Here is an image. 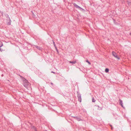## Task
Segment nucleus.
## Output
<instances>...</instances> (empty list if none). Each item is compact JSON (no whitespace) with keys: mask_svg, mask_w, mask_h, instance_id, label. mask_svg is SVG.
Here are the masks:
<instances>
[{"mask_svg":"<svg viewBox=\"0 0 131 131\" xmlns=\"http://www.w3.org/2000/svg\"><path fill=\"white\" fill-rule=\"evenodd\" d=\"M119 103L122 107H123L122 101L121 100H119Z\"/></svg>","mask_w":131,"mask_h":131,"instance_id":"obj_5","label":"nucleus"},{"mask_svg":"<svg viewBox=\"0 0 131 131\" xmlns=\"http://www.w3.org/2000/svg\"><path fill=\"white\" fill-rule=\"evenodd\" d=\"M92 101L93 102H94L95 101V100H94V98H93L92 99Z\"/></svg>","mask_w":131,"mask_h":131,"instance_id":"obj_9","label":"nucleus"},{"mask_svg":"<svg viewBox=\"0 0 131 131\" xmlns=\"http://www.w3.org/2000/svg\"><path fill=\"white\" fill-rule=\"evenodd\" d=\"M112 55H113V56L114 57L115 56H116L117 55L116 53L114 51H113L112 52Z\"/></svg>","mask_w":131,"mask_h":131,"instance_id":"obj_4","label":"nucleus"},{"mask_svg":"<svg viewBox=\"0 0 131 131\" xmlns=\"http://www.w3.org/2000/svg\"><path fill=\"white\" fill-rule=\"evenodd\" d=\"M32 127V128L34 129V130H36V128L34 126H33Z\"/></svg>","mask_w":131,"mask_h":131,"instance_id":"obj_8","label":"nucleus"},{"mask_svg":"<svg viewBox=\"0 0 131 131\" xmlns=\"http://www.w3.org/2000/svg\"><path fill=\"white\" fill-rule=\"evenodd\" d=\"M53 44H54V46L56 48V45L55 44V43L54 42H53Z\"/></svg>","mask_w":131,"mask_h":131,"instance_id":"obj_11","label":"nucleus"},{"mask_svg":"<svg viewBox=\"0 0 131 131\" xmlns=\"http://www.w3.org/2000/svg\"><path fill=\"white\" fill-rule=\"evenodd\" d=\"M86 62H88L89 64H91V63L88 60H86Z\"/></svg>","mask_w":131,"mask_h":131,"instance_id":"obj_10","label":"nucleus"},{"mask_svg":"<svg viewBox=\"0 0 131 131\" xmlns=\"http://www.w3.org/2000/svg\"><path fill=\"white\" fill-rule=\"evenodd\" d=\"M109 69L108 68H106L105 69V72H108L109 71Z\"/></svg>","mask_w":131,"mask_h":131,"instance_id":"obj_7","label":"nucleus"},{"mask_svg":"<svg viewBox=\"0 0 131 131\" xmlns=\"http://www.w3.org/2000/svg\"><path fill=\"white\" fill-rule=\"evenodd\" d=\"M24 85V86L27 89H28L30 86V84L28 81L25 79L23 80Z\"/></svg>","mask_w":131,"mask_h":131,"instance_id":"obj_1","label":"nucleus"},{"mask_svg":"<svg viewBox=\"0 0 131 131\" xmlns=\"http://www.w3.org/2000/svg\"><path fill=\"white\" fill-rule=\"evenodd\" d=\"M114 57H115L118 59L119 60L120 59V58L117 55L115 56Z\"/></svg>","mask_w":131,"mask_h":131,"instance_id":"obj_6","label":"nucleus"},{"mask_svg":"<svg viewBox=\"0 0 131 131\" xmlns=\"http://www.w3.org/2000/svg\"><path fill=\"white\" fill-rule=\"evenodd\" d=\"M69 62L70 63H72L73 64H75L77 62L76 61H69Z\"/></svg>","mask_w":131,"mask_h":131,"instance_id":"obj_3","label":"nucleus"},{"mask_svg":"<svg viewBox=\"0 0 131 131\" xmlns=\"http://www.w3.org/2000/svg\"><path fill=\"white\" fill-rule=\"evenodd\" d=\"M74 6L77 8L79 9H83L81 7L78 6L77 5L75 4L74 5Z\"/></svg>","mask_w":131,"mask_h":131,"instance_id":"obj_2","label":"nucleus"},{"mask_svg":"<svg viewBox=\"0 0 131 131\" xmlns=\"http://www.w3.org/2000/svg\"><path fill=\"white\" fill-rule=\"evenodd\" d=\"M51 72H52V73H54V72H53V71Z\"/></svg>","mask_w":131,"mask_h":131,"instance_id":"obj_12","label":"nucleus"}]
</instances>
